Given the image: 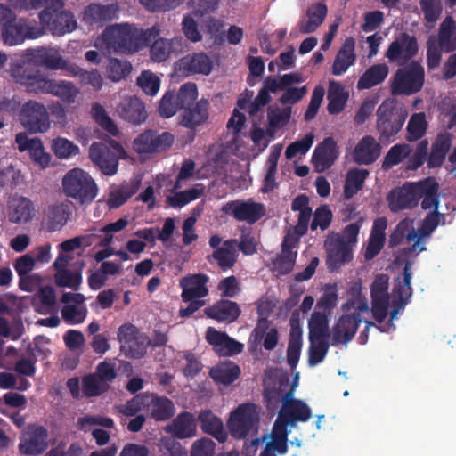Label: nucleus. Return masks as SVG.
<instances>
[{"label": "nucleus", "instance_id": "nucleus-49", "mask_svg": "<svg viewBox=\"0 0 456 456\" xmlns=\"http://www.w3.org/2000/svg\"><path fill=\"white\" fill-rule=\"evenodd\" d=\"M428 126V124L424 112L412 114L406 127V140L408 142L419 141L426 134Z\"/></svg>", "mask_w": 456, "mask_h": 456}, {"label": "nucleus", "instance_id": "nucleus-26", "mask_svg": "<svg viewBox=\"0 0 456 456\" xmlns=\"http://www.w3.org/2000/svg\"><path fill=\"white\" fill-rule=\"evenodd\" d=\"M118 7L115 4H90L83 12V21L90 26L102 27L105 23L117 18Z\"/></svg>", "mask_w": 456, "mask_h": 456}, {"label": "nucleus", "instance_id": "nucleus-42", "mask_svg": "<svg viewBox=\"0 0 456 456\" xmlns=\"http://www.w3.org/2000/svg\"><path fill=\"white\" fill-rule=\"evenodd\" d=\"M369 175V171L362 168L350 169L346 176L343 196L345 200H351L360 191Z\"/></svg>", "mask_w": 456, "mask_h": 456}, {"label": "nucleus", "instance_id": "nucleus-55", "mask_svg": "<svg viewBox=\"0 0 456 456\" xmlns=\"http://www.w3.org/2000/svg\"><path fill=\"white\" fill-rule=\"evenodd\" d=\"M132 65L126 61L110 59L107 67L108 77L112 81L118 82L129 75Z\"/></svg>", "mask_w": 456, "mask_h": 456}, {"label": "nucleus", "instance_id": "nucleus-35", "mask_svg": "<svg viewBox=\"0 0 456 456\" xmlns=\"http://www.w3.org/2000/svg\"><path fill=\"white\" fill-rule=\"evenodd\" d=\"M438 183L432 178H428L418 183L417 205L420 199L421 208L424 210H438L440 204L438 195Z\"/></svg>", "mask_w": 456, "mask_h": 456}, {"label": "nucleus", "instance_id": "nucleus-30", "mask_svg": "<svg viewBox=\"0 0 456 456\" xmlns=\"http://www.w3.org/2000/svg\"><path fill=\"white\" fill-rule=\"evenodd\" d=\"M118 112L121 118L134 125H141L148 117L143 102L136 96L125 98L118 106Z\"/></svg>", "mask_w": 456, "mask_h": 456}, {"label": "nucleus", "instance_id": "nucleus-22", "mask_svg": "<svg viewBox=\"0 0 456 456\" xmlns=\"http://www.w3.org/2000/svg\"><path fill=\"white\" fill-rule=\"evenodd\" d=\"M208 276L205 273L189 274L183 277L179 281L182 289L181 297L183 302L195 298H204L208 295Z\"/></svg>", "mask_w": 456, "mask_h": 456}, {"label": "nucleus", "instance_id": "nucleus-27", "mask_svg": "<svg viewBox=\"0 0 456 456\" xmlns=\"http://www.w3.org/2000/svg\"><path fill=\"white\" fill-rule=\"evenodd\" d=\"M178 69L185 76L193 74L208 75L212 71L213 62L204 53L187 54L178 61Z\"/></svg>", "mask_w": 456, "mask_h": 456}, {"label": "nucleus", "instance_id": "nucleus-53", "mask_svg": "<svg viewBox=\"0 0 456 456\" xmlns=\"http://www.w3.org/2000/svg\"><path fill=\"white\" fill-rule=\"evenodd\" d=\"M329 341L326 338H313L310 340L308 363L315 366L322 362L329 350Z\"/></svg>", "mask_w": 456, "mask_h": 456}, {"label": "nucleus", "instance_id": "nucleus-50", "mask_svg": "<svg viewBox=\"0 0 456 456\" xmlns=\"http://www.w3.org/2000/svg\"><path fill=\"white\" fill-rule=\"evenodd\" d=\"M411 147L407 143H397L392 146L384 157L382 167L388 169L398 165L403 159L410 157Z\"/></svg>", "mask_w": 456, "mask_h": 456}, {"label": "nucleus", "instance_id": "nucleus-34", "mask_svg": "<svg viewBox=\"0 0 456 456\" xmlns=\"http://www.w3.org/2000/svg\"><path fill=\"white\" fill-rule=\"evenodd\" d=\"M354 49V38L352 37H346L335 57L332 65L333 75L340 76L344 74L355 62L356 54Z\"/></svg>", "mask_w": 456, "mask_h": 456}, {"label": "nucleus", "instance_id": "nucleus-59", "mask_svg": "<svg viewBox=\"0 0 456 456\" xmlns=\"http://www.w3.org/2000/svg\"><path fill=\"white\" fill-rule=\"evenodd\" d=\"M52 148L60 159H68L79 153V148L73 142L62 137L54 139Z\"/></svg>", "mask_w": 456, "mask_h": 456}, {"label": "nucleus", "instance_id": "nucleus-8", "mask_svg": "<svg viewBox=\"0 0 456 456\" xmlns=\"http://www.w3.org/2000/svg\"><path fill=\"white\" fill-rule=\"evenodd\" d=\"M44 35L43 28L34 21H28L25 18H18L15 15L1 28V38L8 46L22 44L26 39H37Z\"/></svg>", "mask_w": 456, "mask_h": 456}, {"label": "nucleus", "instance_id": "nucleus-31", "mask_svg": "<svg viewBox=\"0 0 456 456\" xmlns=\"http://www.w3.org/2000/svg\"><path fill=\"white\" fill-rule=\"evenodd\" d=\"M166 431L178 439L191 438L197 435V424L194 415L189 411L179 413L169 425Z\"/></svg>", "mask_w": 456, "mask_h": 456}, {"label": "nucleus", "instance_id": "nucleus-13", "mask_svg": "<svg viewBox=\"0 0 456 456\" xmlns=\"http://www.w3.org/2000/svg\"><path fill=\"white\" fill-rule=\"evenodd\" d=\"M11 76L28 93L48 94L52 78L35 67L14 64L11 67Z\"/></svg>", "mask_w": 456, "mask_h": 456}, {"label": "nucleus", "instance_id": "nucleus-58", "mask_svg": "<svg viewBox=\"0 0 456 456\" xmlns=\"http://www.w3.org/2000/svg\"><path fill=\"white\" fill-rule=\"evenodd\" d=\"M138 86L148 95H155L160 86V79L151 71L144 70L137 77Z\"/></svg>", "mask_w": 456, "mask_h": 456}, {"label": "nucleus", "instance_id": "nucleus-23", "mask_svg": "<svg viewBox=\"0 0 456 456\" xmlns=\"http://www.w3.org/2000/svg\"><path fill=\"white\" fill-rule=\"evenodd\" d=\"M338 154L335 140L332 137H326L314 149L312 163L319 172H323L334 164Z\"/></svg>", "mask_w": 456, "mask_h": 456}, {"label": "nucleus", "instance_id": "nucleus-48", "mask_svg": "<svg viewBox=\"0 0 456 456\" xmlns=\"http://www.w3.org/2000/svg\"><path fill=\"white\" fill-rule=\"evenodd\" d=\"M151 402V416L155 420L165 421L175 415V405L167 397L154 396Z\"/></svg>", "mask_w": 456, "mask_h": 456}, {"label": "nucleus", "instance_id": "nucleus-33", "mask_svg": "<svg viewBox=\"0 0 456 456\" xmlns=\"http://www.w3.org/2000/svg\"><path fill=\"white\" fill-rule=\"evenodd\" d=\"M198 421L203 433L213 436L219 443H224L227 440L228 435L223 421L210 410L201 411L198 415Z\"/></svg>", "mask_w": 456, "mask_h": 456}, {"label": "nucleus", "instance_id": "nucleus-47", "mask_svg": "<svg viewBox=\"0 0 456 456\" xmlns=\"http://www.w3.org/2000/svg\"><path fill=\"white\" fill-rule=\"evenodd\" d=\"M328 314L314 311L308 321L309 340L330 338Z\"/></svg>", "mask_w": 456, "mask_h": 456}, {"label": "nucleus", "instance_id": "nucleus-54", "mask_svg": "<svg viewBox=\"0 0 456 456\" xmlns=\"http://www.w3.org/2000/svg\"><path fill=\"white\" fill-rule=\"evenodd\" d=\"M198 97V88L195 83H185L183 84L177 94L175 98L180 109H185L189 106L195 104V101Z\"/></svg>", "mask_w": 456, "mask_h": 456}, {"label": "nucleus", "instance_id": "nucleus-15", "mask_svg": "<svg viewBox=\"0 0 456 456\" xmlns=\"http://www.w3.org/2000/svg\"><path fill=\"white\" fill-rule=\"evenodd\" d=\"M48 430L40 425H29L22 433L19 452L23 455L37 456L45 452L49 446Z\"/></svg>", "mask_w": 456, "mask_h": 456}, {"label": "nucleus", "instance_id": "nucleus-4", "mask_svg": "<svg viewBox=\"0 0 456 456\" xmlns=\"http://www.w3.org/2000/svg\"><path fill=\"white\" fill-rule=\"evenodd\" d=\"M424 82V68L418 61H412L395 71L390 84L391 94L395 96L415 94L422 89Z\"/></svg>", "mask_w": 456, "mask_h": 456}, {"label": "nucleus", "instance_id": "nucleus-11", "mask_svg": "<svg viewBox=\"0 0 456 456\" xmlns=\"http://www.w3.org/2000/svg\"><path fill=\"white\" fill-rule=\"evenodd\" d=\"M24 57L28 64L35 68H44L48 70H68L70 61L61 56L58 47L39 46L25 50Z\"/></svg>", "mask_w": 456, "mask_h": 456}, {"label": "nucleus", "instance_id": "nucleus-52", "mask_svg": "<svg viewBox=\"0 0 456 456\" xmlns=\"http://www.w3.org/2000/svg\"><path fill=\"white\" fill-rule=\"evenodd\" d=\"M69 208L67 205L59 204L51 206L48 209L47 218L53 231L64 226L69 218Z\"/></svg>", "mask_w": 456, "mask_h": 456}, {"label": "nucleus", "instance_id": "nucleus-18", "mask_svg": "<svg viewBox=\"0 0 456 456\" xmlns=\"http://www.w3.org/2000/svg\"><path fill=\"white\" fill-rule=\"evenodd\" d=\"M326 265L330 272H337L353 259V248L345 243L340 234H336L325 242Z\"/></svg>", "mask_w": 456, "mask_h": 456}, {"label": "nucleus", "instance_id": "nucleus-51", "mask_svg": "<svg viewBox=\"0 0 456 456\" xmlns=\"http://www.w3.org/2000/svg\"><path fill=\"white\" fill-rule=\"evenodd\" d=\"M445 224V216L438 210H431L423 219L418 232L420 238H428L438 225Z\"/></svg>", "mask_w": 456, "mask_h": 456}, {"label": "nucleus", "instance_id": "nucleus-9", "mask_svg": "<svg viewBox=\"0 0 456 456\" xmlns=\"http://www.w3.org/2000/svg\"><path fill=\"white\" fill-rule=\"evenodd\" d=\"M174 140V135L169 132L146 129L134 139L132 148L140 156H152L169 150Z\"/></svg>", "mask_w": 456, "mask_h": 456}, {"label": "nucleus", "instance_id": "nucleus-57", "mask_svg": "<svg viewBox=\"0 0 456 456\" xmlns=\"http://www.w3.org/2000/svg\"><path fill=\"white\" fill-rule=\"evenodd\" d=\"M389 278L387 274L376 275L370 286L371 300H389L388 285Z\"/></svg>", "mask_w": 456, "mask_h": 456}, {"label": "nucleus", "instance_id": "nucleus-25", "mask_svg": "<svg viewBox=\"0 0 456 456\" xmlns=\"http://www.w3.org/2000/svg\"><path fill=\"white\" fill-rule=\"evenodd\" d=\"M204 314L208 318L218 322L232 323L240 317L241 309L234 301L220 299L212 305L206 307Z\"/></svg>", "mask_w": 456, "mask_h": 456}, {"label": "nucleus", "instance_id": "nucleus-46", "mask_svg": "<svg viewBox=\"0 0 456 456\" xmlns=\"http://www.w3.org/2000/svg\"><path fill=\"white\" fill-rule=\"evenodd\" d=\"M66 73L69 76L78 77L82 85L91 86L94 90L98 91L102 87L103 79L96 69L87 71L70 62Z\"/></svg>", "mask_w": 456, "mask_h": 456}, {"label": "nucleus", "instance_id": "nucleus-39", "mask_svg": "<svg viewBox=\"0 0 456 456\" xmlns=\"http://www.w3.org/2000/svg\"><path fill=\"white\" fill-rule=\"evenodd\" d=\"M438 45L444 53L456 50V23L450 16H447L439 26Z\"/></svg>", "mask_w": 456, "mask_h": 456}, {"label": "nucleus", "instance_id": "nucleus-3", "mask_svg": "<svg viewBox=\"0 0 456 456\" xmlns=\"http://www.w3.org/2000/svg\"><path fill=\"white\" fill-rule=\"evenodd\" d=\"M44 34L48 30L53 36L61 37L77 28V23L72 12L64 9L60 0H47L44 9L38 13Z\"/></svg>", "mask_w": 456, "mask_h": 456}, {"label": "nucleus", "instance_id": "nucleus-32", "mask_svg": "<svg viewBox=\"0 0 456 456\" xmlns=\"http://www.w3.org/2000/svg\"><path fill=\"white\" fill-rule=\"evenodd\" d=\"M290 387H293L289 385L288 377H281L266 383L264 387L263 395L267 407L273 409L277 408L280 403L284 404L287 391Z\"/></svg>", "mask_w": 456, "mask_h": 456}, {"label": "nucleus", "instance_id": "nucleus-12", "mask_svg": "<svg viewBox=\"0 0 456 456\" xmlns=\"http://www.w3.org/2000/svg\"><path fill=\"white\" fill-rule=\"evenodd\" d=\"M20 121L31 134L45 133L51 127L50 115L45 106L35 100H28L20 108Z\"/></svg>", "mask_w": 456, "mask_h": 456}, {"label": "nucleus", "instance_id": "nucleus-5", "mask_svg": "<svg viewBox=\"0 0 456 456\" xmlns=\"http://www.w3.org/2000/svg\"><path fill=\"white\" fill-rule=\"evenodd\" d=\"M63 191L80 204L92 202L98 192L94 179L83 169L73 168L62 179Z\"/></svg>", "mask_w": 456, "mask_h": 456}, {"label": "nucleus", "instance_id": "nucleus-40", "mask_svg": "<svg viewBox=\"0 0 456 456\" xmlns=\"http://www.w3.org/2000/svg\"><path fill=\"white\" fill-rule=\"evenodd\" d=\"M451 137L448 134H438L431 147L428 158V167H439L444 162L445 157L451 148Z\"/></svg>", "mask_w": 456, "mask_h": 456}, {"label": "nucleus", "instance_id": "nucleus-62", "mask_svg": "<svg viewBox=\"0 0 456 456\" xmlns=\"http://www.w3.org/2000/svg\"><path fill=\"white\" fill-rule=\"evenodd\" d=\"M428 141L427 139L421 140L418 143L413 154L409 157L407 168L410 170H417L419 168L428 158Z\"/></svg>", "mask_w": 456, "mask_h": 456}, {"label": "nucleus", "instance_id": "nucleus-45", "mask_svg": "<svg viewBox=\"0 0 456 456\" xmlns=\"http://www.w3.org/2000/svg\"><path fill=\"white\" fill-rule=\"evenodd\" d=\"M140 186L139 181H133L130 183L121 184L117 189L111 191L108 198V207L110 209H116L124 205L133 195H134Z\"/></svg>", "mask_w": 456, "mask_h": 456}, {"label": "nucleus", "instance_id": "nucleus-37", "mask_svg": "<svg viewBox=\"0 0 456 456\" xmlns=\"http://www.w3.org/2000/svg\"><path fill=\"white\" fill-rule=\"evenodd\" d=\"M302 330L297 320H290V333L287 349V362L291 369L296 368L300 358Z\"/></svg>", "mask_w": 456, "mask_h": 456}, {"label": "nucleus", "instance_id": "nucleus-1", "mask_svg": "<svg viewBox=\"0 0 456 456\" xmlns=\"http://www.w3.org/2000/svg\"><path fill=\"white\" fill-rule=\"evenodd\" d=\"M159 34L158 25L142 29L134 25L121 23L107 27L102 33V38L108 48L125 53H134L149 45L151 39L159 37Z\"/></svg>", "mask_w": 456, "mask_h": 456}, {"label": "nucleus", "instance_id": "nucleus-63", "mask_svg": "<svg viewBox=\"0 0 456 456\" xmlns=\"http://www.w3.org/2000/svg\"><path fill=\"white\" fill-rule=\"evenodd\" d=\"M87 314L86 307L78 308L73 305H66L61 308V316L63 321L69 324L82 323Z\"/></svg>", "mask_w": 456, "mask_h": 456}, {"label": "nucleus", "instance_id": "nucleus-21", "mask_svg": "<svg viewBox=\"0 0 456 456\" xmlns=\"http://www.w3.org/2000/svg\"><path fill=\"white\" fill-rule=\"evenodd\" d=\"M150 45L149 55L154 62H163L172 56L177 57L183 50L184 41L182 37L171 39L156 37Z\"/></svg>", "mask_w": 456, "mask_h": 456}, {"label": "nucleus", "instance_id": "nucleus-28", "mask_svg": "<svg viewBox=\"0 0 456 456\" xmlns=\"http://www.w3.org/2000/svg\"><path fill=\"white\" fill-rule=\"evenodd\" d=\"M209 102L200 99L195 104L183 109L180 114L179 124L190 130H195L208 119Z\"/></svg>", "mask_w": 456, "mask_h": 456}, {"label": "nucleus", "instance_id": "nucleus-60", "mask_svg": "<svg viewBox=\"0 0 456 456\" xmlns=\"http://www.w3.org/2000/svg\"><path fill=\"white\" fill-rule=\"evenodd\" d=\"M82 281L80 273H73L69 269L59 270L55 274V283L59 287H67L77 290Z\"/></svg>", "mask_w": 456, "mask_h": 456}, {"label": "nucleus", "instance_id": "nucleus-10", "mask_svg": "<svg viewBox=\"0 0 456 456\" xmlns=\"http://www.w3.org/2000/svg\"><path fill=\"white\" fill-rule=\"evenodd\" d=\"M114 151L110 150L103 142H94L89 151L90 159L95 166L105 175H113L117 173L118 167V157H125L126 151L120 143L115 141L110 142Z\"/></svg>", "mask_w": 456, "mask_h": 456}, {"label": "nucleus", "instance_id": "nucleus-6", "mask_svg": "<svg viewBox=\"0 0 456 456\" xmlns=\"http://www.w3.org/2000/svg\"><path fill=\"white\" fill-rule=\"evenodd\" d=\"M376 116V129L379 142L382 143L393 142L405 122L406 114L398 110L393 102L384 101L378 107Z\"/></svg>", "mask_w": 456, "mask_h": 456}, {"label": "nucleus", "instance_id": "nucleus-61", "mask_svg": "<svg viewBox=\"0 0 456 456\" xmlns=\"http://www.w3.org/2000/svg\"><path fill=\"white\" fill-rule=\"evenodd\" d=\"M314 136L313 134H307L305 136L298 141L290 143L286 151L285 156L288 159L295 158L297 154H305L314 143Z\"/></svg>", "mask_w": 456, "mask_h": 456}, {"label": "nucleus", "instance_id": "nucleus-43", "mask_svg": "<svg viewBox=\"0 0 456 456\" xmlns=\"http://www.w3.org/2000/svg\"><path fill=\"white\" fill-rule=\"evenodd\" d=\"M411 265L412 263L407 259L404 263L403 279L398 277L395 281L394 292L401 301V306H405L412 294L411 281Z\"/></svg>", "mask_w": 456, "mask_h": 456}, {"label": "nucleus", "instance_id": "nucleus-36", "mask_svg": "<svg viewBox=\"0 0 456 456\" xmlns=\"http://www.w3.org/2000/svg\"><path fill=\"white\" fill-rule=\"evenodd\" d=\"M240 368L232 361L220 362L209 370V376L216 383L230 385L240 375Z\"/></svg>", "mask_w": 456, "mask_h": 456}, {"label": "nucleus", "instance_id": "nucleus-41", "mask_svg": "<svg viewBox=\"0 0 456 456\" xmlns=\"http://www.w3.org/2000/svg\"><path fill=\"white\" fill-rule=\"evenodd\" d=\"M388 72V66L385 63L372 65L360 77L357 82L358 89H370L382 83Z\"/></svg>", "mask_w": 456, "mask_h": 456}, {"label": "nucleus", "instance_id": "nucleus-2", "mask_svg": "<svg viewBox=\"0 0 456 456\" xmlns=\"http://www.w3.org/2000/svg\"><path fill=\"white\" fill-rule=\"evenodd\" d=\"M346 314L342 315L332 330V344H347L351 341L362 322L361 312L369 310L367 299L358 292L352 298L347 299L341 306Z\"/></svg>", "mask_w": 456, "mask_h": 456}, {"label": "nucleus", "instance_id": "nucleus-38", "mask_svg": "<svg viewBox=\"0 0 456 456\" xmlns=\"http://www.w3.org/2000/svg\"><path fill=\"white\" fill-rule=\"evenodd\" d=\"M327 12L328 9L324 4L318 3L312 5L306 12L307 19L298 23L300 32L303 34L314 32L325 20Z\"/></svg>", "mask_w": 456, "mask_h": 456}, {"label": "nucleus", "instance_id": "nucleus-14", "mask_svg": "<svg viewBox=\"0 0 456 456\" xmlns=\"http://www.w3.org/2000/svg\"><path fill=\"white\" fill-rule=\"evenodd\" d=\"M222 212L232 216L239 222H247L254 224L265 216L266 209L263 203L253 200H235L226 202L222 207Z\"/></svg>", "mask_w": 456, "mask_h": 456}, {"label": "nucleus", "instance_id": "nucleus-20", "mask_svg": "<svg viewBox=\"0 0 456 456\" xmlns=\"http://www.w3.org/2000/svg\"><path fill=\"white\" fill-rule=\"evenodd\" d=\"M418 183H405L393 189L387 197L388 207L393 213L411 209L417 206Z\"/></svg>", "mask_w": 456, "mask_h": 456}, {"label": "nucleus", "instance_id": "nucleus-44", "mask_svg": "<svg viewBox=\"0 0 456 456\" xmlns=\"http://www.w3.org/2000/svg\"><path fill=\"white\" fill-rule=\"evenodd\" d=\"M48 94L60 98L68 104H72L79 94V89L70 81L52 79Z\"/></svg>", "mask_w": 456, "mask_h": 456}, {"label": "nucleus", "instance_id": "nucleus-24", "mask_svg": "<svg viewBox=\"0 0 456 456\" xmlns=\"http://www.w3.org/2000/svg\"><path fill=\"white\" fill-rule=\"evenodd\" d=\"M34 202L24 196H13L8 202V217L13 224H28L36 216Z\"/></svg>", "mask_w": 456, "mask_h": 456}, {"label": "nucleus", "instance_id": "nucleus-19", "mask_svg": "<svg viewBox=\"0 0 456 456\" xmlns=\"http://www.w3.org/2000/svg\"><path fill=\"white\" fill-rule=\"evenodd\" d=\"M206 341L213 346V350L220 356H233L240 354L244 345L231 338L226 332L219 331L213 327L208 328Z\"/></svg>", "mask_w": 456, "mask_h": 456}, {"label": "nucleus", "instance_id": "nucleus-29", "mask_svg": "<svg viewBox=\"0 0 456 456\" xmlns=\"http://www.w3.org/2000/svg\"><path fill=\"white\" fill-rule=\"evenodd\" d=\"M381 145L371 135L363 136L353 151L354 161L358 165H370L380 156Z\"/></svg>", "mask_w": 456, "mask_h": 456}, {"label": "nucleus", "instance_id": "nucleus-17", "mask_svg": "<svg viewBox=\"0 0 456 456\" xmlns=\"http://www.w3.org/2000/svg\"><path fill=\"white\" fill-rule=\"evenodd\" d=\"M294 387L287 391L284 404L281 405L279 416L291 427H295L297 422H306L312 417V410L304 401L294 398Z\"/></svg>", "mask_w": 456, "mask_h": 456}, {"label": "nucleus", "instance_id": "nucleus-16", "mask_svg": "<svg viewBox=\"0 0 456 456\" xmlns=\"http://www.w3.org/2000/svg\"><path fill=\"white\" fill-rule=\"evenodd\" d=\"M418 50L416 37L406 32H402L391 42L385 56L390 62L404 65L417 54Z\"/></svg>", "mask_w": 456, "mask_h": 456}, {"label": "nucleus", "instance_id": "nucleus-64", "mask_svg": "<svg viewBox=\"0 0 456 456\" xmlns=\"http://www.w3.org/2000/svg\"><path fill=\"white\" fill-rule=\"evenodd\" d=\"M215 442L208 437H202L193 442L190 456H214Z\"/></svg>", "mask_w": 456, "mask_h": 456}, {"label": "nucleus", "instance_id": "nucleus-56", "mask_svg": "<svg viewBox=\"0 0 456 456\" xmlns=\"http://www.w3.org/2000/svg\"><path fill=\"white\" fill-rule=\"evenodd\" d=\"M338 303V290L337 285H326L324 292L320 299L317 301L316 308L322 309V313L330 314L332 309Z\"/></svg>", "mask_w": 456, "mask_h": 456}, {"label": "nucleus", "instance_id": "nucleus-7", "mask_svg": "<svg viewBox=\"0 0 456 456\" xmlns=\"http://www.w3.org/2000/svg\"><path fill=\"white\" fill-rule=\"evenodd\" d=\"M258 422L257 406L255 403H243L231 413L227 428L233 438L242 439L257 432Z\"/></svg>", "mask_w": 456, "mask_h": 456}]
</instances>
